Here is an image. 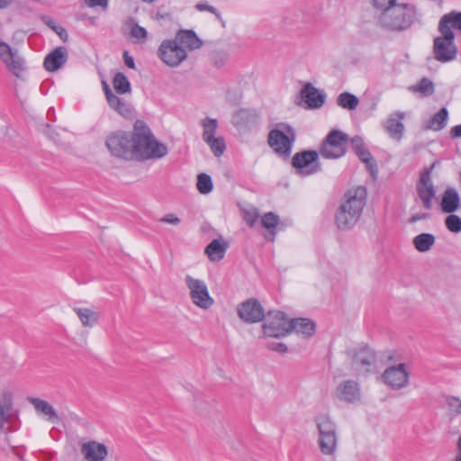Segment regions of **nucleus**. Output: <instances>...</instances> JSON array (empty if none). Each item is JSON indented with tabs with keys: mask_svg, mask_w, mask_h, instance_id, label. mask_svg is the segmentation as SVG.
Segmentation results:
<instances>
[{
	"mask_svg": "<svg viewBox=\"0 0 461 461\" xmlns=\"http://www.w3.org/2000/svg\"><path fill=\"white\" fill-rule=\"evenodd\" d=\"M196 187L203 194L211 193L213 188L212 177L205 173L199 174L197 176Z\"/></svg>",
	"mask_w": 461,
	"mask_h": 461,
	"instance_id": "obj_37",
	"label": "nucleus"
},
{
	"mask_svg": "<svg viewBox=\"0 0 461 461\" xmlns=\"http://www.w3.org/2000/svg\"><path fill=\"white\" fill-rule=\"evenodd\" d=\"M195 8L201 12H203V11L210 12V13L213 14L219 21H221V22L222 21L221 15L218 12V10L215 7L210 5L206 3L200 2V3L196 4Z\"/></svg>",
	"mask_w": 461,
	"mask_h": 461,
	"instance_id": "obj_51",
	"label": "nucleus"
},
{
	"mask_svg": "<svg viewBox=\"0 0 461 461\" xmlns=\"http://www.w3.org/2000/svg\"><path fill=\"white\" fill-rule=\"evenodd\" d=\"M53 31L59 35L63 42H67L68 41V34L65 28L62 26L57 25Z\"/></svg>",
	"mask_w": 461,
	"mask_h": 461,
	"instance_id": "obj_55",
	"label": "nucleus"
},
{
	"mask_svg": "<svg viewBox=\"0 0 461 461\" xmlns=\"http://www.w3.org/2000/svg\"><path fill=\"white\" fill-rule=\"evenodd\" d=\"M268 348L276 352L285 353L287 352V346L284 343H271Z\"/></svg>",
	"mask_w": 461,
	"mask_h": 461,
	"instance_id": "obj_56",
	"label": "nucleus"
},
{
	"mask_svg": "<svg viewBox=\"0 0 461 461\" xmlns=\"http://www.w3.org/2000/svg\"><path fill=\"white\" fill-rule=\"evenodd\" d=\"M447 405V412L449 416H456L461 414V400L456 396H447L446 398Z\"/></svg>",
	"mask_w": 461,
	"mask_h": 461,
	"instance_id": "obj_44",
	"label": "nucleus"
},
{
	"mask_svg": "<svg viewBox=\"0 0 461 461\" xmlns=\"http://www.w3.org/2000/svg\"><path fill=\"white\" fill-rule=\"evenodd\" d=\"M434 164L420 173V177L416 186L417 194L426 210L432 209L433 200L436 196V190L430 176Z\"/></svg>",
	"mask_w": 461,
	"mask_h": 461,
	"instance_id": "obj_13",
	"label": "nucleus"
},
{
	"mask_svg": "<svg viewBox=\"0 0 461 461\" xmlns=\"http://www.w3.org/2000/svg\"><path fill=\"white\" fill-rule=\"evenodd\" d=\"M105 145L111 154L125 160L161 158L167 154V147L154 137L142 121H136L132 132L117 131L106 139Z\"/></svg>",
	"mask_w": 461,
	"mask_h": 461,
	"instance_id": "obj_1",
	"label": "nucleus"
},
{
	"mask_svg": "<svg viewBox=\"0 0 461 461\" xmlns=\"http://www.w3.org/2000/svg\"><path fill=\"white\" fill-rule=\"evenodd\" d=\"M445 25L446 28L456 29L461 32V12L452 11L444 14L438 23V25Z\"/></svg>",
	"mask_w": 461,
	"mask_h": 461,
	"instance_id": "obj_33",
	"label": "nucleus"
},
{
	"mask_svg": "<svg viewBox=\"0 0 461 461\" xmlns=\"http://www.w3.org/2000/svg\"><path fill=\"white\" fill-rule=\"evenodd\" d=\"M358 104V98L348 92L341 93L337 98V104L344 109L355 110Z\"/></svg>",
	"mask_w": 461,
	"mask_h": 461,
	"instance_id": "obj_35",
	"label": "nucleus"
},
{
	"mask_svg": "<svg viewBox=\"0 0 461 461\" xmlns=\"http://www.w3.org/2000/svg\"><path fill=\"white\" fill-rule=\"evenodd\" d=\"M278 222V215L271 212L265 213L261 218L263 227L269 230L273 236L275 235V231L273 230L277 226Z\"/></svg>",
	"mask_w": 461,
	"mask_h": 461,
	"instance_id": "obj_41",
	"label": "nucleus"
},
{
	"mask_svg": "<svg viewBox=\"0 0 461 461\" xmlns=\"http://www.w3.org/2000/svg\"><path fill=\"white\" fill-rule=\"evenodd\" d=\"M373 6L380 11V13H384L387 8H391L394 5L398 0H371Z\"/></svg>",
	"mask_w": 461,
	"mask_h": 461,
	"instance_id": "obj_48",
	"label": "nucleus"
},
{
	"mask_svg": "<svg viewBox=\"0 0 461 461\" xmlns=\"http://www.w3.org/2000/svg\"><path fill=\"white\" fill-rule=\"evenodd\" d=\"M460 196L457 191L453 187H447L441 198L440 207L444 213H453L460 207Z\"/></svg>",
	"mask_w": 461,
	"mask_h": 461,
	"instance_id": "obj_24",
	"label": "nucleus"
},
{
	"mask_svg": "<svg viewBox=\"0 0 461 461\" xmlns=\"http://www.w3.org/2000/svg\"><path fill=\"white\" fill-rule=\"evenodd\" d=\"M27 402L33 407L38 417L52 425H61L64 429H76L93 430L95 428L86 418L78 416L75 412H69L66 417L59 412L50 402L39 397H27Z\"/></svg>",
	"mask_w": 461,
	"mask_h": 461,
	"instance_id": "obj_2",
	"label": "nucleus"
},
{
	"mask_svg": "<svg viewBox=\"0 0 461 461\" xmlns=\"http://www.w3.org/2000/svg\"><path fill=\"white\" fill-rule=\"evenodd\" d=\"M440 36L436 37L433 41V54L435 59L442 63H447L456 58L457 48L454 42L455 33L450 28L445 25H438Z\"/></svg>",
	"mask_w": 461,
	"mask_h": 461,
	"instance_id": "obj_6",
	"label": "nucleus"
},
{
	"mask_svg": "<svg viewBox=\"0 0 461 461\" xmlns=\"http://www.w3.org/2000/svg\"><path fill=\"white\" fill-rule=\"evenodd\" d=\"M228 247V242L213 240L206 246L205 253L211 261L218 262L224 258Z\"/></svg>",
	"mask_w": 461,
	"mask_h": 461,
	"instance_id": "obj_26",
	"label": "nucleus"
},
{
	"mask_svg": "<svg viewBox=\"0 0 461 461\" xmlns=\"http://www.w3.org/2000/svg\"><path fill=\"white\" fill-rule=\"evenodd\" d=\"M73 311L77 315L83 327L92 328L96 325L100 319L98 312L84 307H75Z\"/></svg>",
	"mask_w": 461,
	"mask_h": 461,
	"instance_id": "obj_25",
	"label": "nucleus"
},
{
	"mask_svg": "<svg viewBox=\"0 0 461 461\" xmlns=\"http://www.w3.org/2000/svg\"><path fill=\"white\" fill-rule=\"evenodd\" d=\"M113 110L125 118L131 117L133 113L131 104L125 102L122 98Z\"/></svg>",
	"mask_w": 461,
	"mask_h": 461,
	"instance_id": "obj_47",
	"label": "nucleus"
},
{
	"mask_svg": "<svg viewBox=\"0 0 461 461\" xmlns=\"http://www.w3.org/2000/svg\"><path fill=\"white\" fill-rule=\"evenodd\" d=\"M336 397L347 403H356L361 399L359 384L354 380L341 382L335 390Z\"/></svg>",
	"mask_w": 461,
	"mask_h": 461,
	"instance_id": "obj_17",
	"label": "nucleus"
},
{
	"mask_svg": "<svg viewBox=\"0 0 461 461\" xmlns=\"http://www.w3.org/2000/svg\"><path fill=\"white\" fill-rule=\"evenodd\" d=\"M450 135L452 138H461V124L452 127L450 130Z\"/></svg>",
	"mask_w": 461,
	"mask_h": 461,
	"instance_id": "obj_59",
	"label": "nucleus"
},
{
	"mask_svg": "<svg viewBox=\"0 0 461 461\" xmlns=\"http://www.w3.org/2000/svg\"><path fill=\"white\" fill-rule=\"evenodd\" d=\"M106 99L110 107L114 109L119 104L122 98L118 97L113 92H108Z\"/></svg>",
	"mask_w": 461,
	"mask_h": 461,
	"instance_id": "obj_54",
	"label": "nucleus"
},
{
	"mask_svg": "<svg viewBox=\"0 0 461 461\" xmlns=\"http://www.w3.org/2000/svg\"><path fill=\"white\" fill-rule=\"evenodd\" d=\"M103 84H104V90L105 93V96L107 97V93L112 92V90L110 89L109 86L105 82H103Z\"/></svg>",
	"mask_w": 461,
	"mask_h": 461,
	"instance_id": "obj_63",
	"label": "nucleus"
},
{
	"mask_svg": "<svg viewBox=\"0 0 461 461\" xmlns=\"http://www.w3.org/2000/svg\"><path fill=\"white\" fill-rule=\"evenodd\" d=\"M113 86L117 94L122 95L131 92V84L127 77L122 72L115 74Z\"/></svg>",
	"mask_w": 461,
	"mask_h": 461,
	"instance_id": "obj_36",
	"label": "nucleus"
},
{
	"mask_svg": "<svg viewBox=\"0 0 461 461\" xmlns=\"http://www.w3.org/2000/svg\"><path fill=\"white\" fill-rule=\"evenodd\" d=\"M366 189L359 185L348 190L340 200L335 215L339 230H349L358 221L366 203Z\"/></svg>",
	"mask_w": 461,
	"mask_h": 461,
	"instance_id": "obj_3",
	"label": "nucleus"
},
{
	"mask_svg": "<svg viewBox=\"0 0 461 461\" xmlns=\"http://www.w3.org/2000/svg\"><path fill=\"white\" fill-rule=\"evenodd\" d=\"M41 20L51 30H53L57 26L55 21L49 16H42Z\"/></svg>",
	"mask_w": 461,
	"mask_h": 461,
	"instance_id": "obj_60",
	"label": "nucleus"
},
{
	"mask_svg": "<svg viewBox=\"0 0 461 461\" xmlns=\"http://www.w3.org/2000/svg\"><path fill=\"white\" fill-rule=\"evenodd\" d=\"M228 59L229 54L224 50H216L212 56V64L218 68H222Z\"/></svg>",
	"mask_w": 461,
	"mask_h": 461,
	"instance_id": "obj_46",
	"label": "nucleus"
},
{
	"mask_svg": "<svg viewBox=\"0 0 461 461\" xmlns=\"http://www.w3.org/2000/svg\"><path fill=\"white\" fill-rule=\"evenodd\" d=\"M158 58L169 67H177L187 58L186 50L174 40L163 41L158 49Z\"/></svg>",
	"mask_w": 461,
	"mask_h": 461,
	"instance_id": "obj_11",
	"label": "nucleus"
},
{
	"mask_svg": "<svg viewBox=\"0 0 461 461\" xmlns=\"http://www.w3.org/2000/svg\"><path fill=\"white\" fill-rule=\"evenodd\" d=\"M291 332L295 331L304 337H311L315 332V323L306 318L291 320Z\"/></svg>",
	"mask_w": 461,
	"mask_h": 461,
	"instance_id": "obj_27",
	"label": "nucleus"
},
{
	"mask_svg": "<svg viewBox=\"0 0 461 461\" xmlns=\"http://www.w3.org/2000/svg\"><path fill=\"white\" fill-rule=\"evenodd\" d=\"M85 4L91 8L99 6L103 10H106L108 6V0H85Z\"/></svg>",
	"mask_w": 461,
	"mask_h": 461,
	"instance_id": "obj_52",
	"label": "nucleus"
},
{
	"mask_svg": "<svg viewBox=\"0 0 461 461\" xmlns=\"http://www.w3.org/2000/svg\"><path fill=\"white\" fill-rule=\"evenodd\" d=\"M291 320L282 312H269L267 320L263 325L266 336L280 338L291 332Z\"/></svg>",
	"mask_w": 461,
	"mask_h": 461,
	"instance_id": "obj_12",
	"label": "nucleus"
},
{
	"mask_svg": "<svg viewBox=\"0 0 461 461\" xmlns=\"http://www.w3.org/2000/svg\"><path fill=\"white\" fill-rule=\"evenodd\" d=\"M185 284L189 291L191 302L202 310H208L214 304V299L210 295L206 283L190 275L185 277Z\"/></svg>",
	"mask_w": 461,
	"mask_h": 461,
	"instance_id": "obj_9",
	"label": "nucleus"
},
{
	"mask_svg": "<svg viewBox=\"0 0 461 461\" xmlns=\"http://www.w3.org/2000/svg\"><path fill=\"white\" fill-rule=\"evenodd\" d=\"M376 362L374 350L368 347L359 348L352 353V367L359 374L369 373Z\"/></svg>",
	"mask_w": 461,
	"mask_h": 461,
	"instance_id": "obj_14",
	"label": "nucleus"
},
{
	"mask_svg": "<svg viewBox=\"0 0 461 461\" xmlns=\"http://www.w3.org/2000/svg\"><path fill=\"white\" fill-rule=\"evenodd\" d=\"M319 432H335L336 425L329 415H320L316 419Z\"/></svg>",
	"mask_w": 461,
	"mask_h": 461,
	"instance_id": "obj_39",
	"label": "nucleus"
},
{
	"mask_svg": "<svg viewBox=\"0 0 461 461\" xmlns=\"http://www.w3.org/2000/svg\"><path fill=\"white\" fill-rule=\"evenodd\" d=\"M449 215L445 219V225L447 229L453 233L461 232V218L458 215L448 213Z\"/></svg>",
	"mask_w": 461,
	"mask_h": 461,
	"instance_id": "obj_42",
	"label": "nucleus"
},
{
	"mask_svg": "<svg viewBox=\"0 0 461 461\" xmlns=\"http://www.w3.org/2000/svg\"><path fill=\"white\" fill-rule=\"evenodd\" d=\"M435 243V236L430 233H421L414 237L413 245L420 252H427Z\"/></svg>",
	"mask_w": 461,
	"mask_h": 461,
	"instance_id": "obj_32",
	"label": "nucleus"
},
{
	"mask_svg": "<svg viewBox=\"0 0 461 461\" xmlns=\"http://www.w3.org/2000/svg\"><path fill=\"white\" fill-rule=\"evenodd\" d=\"M291 164L295 174L300 176H308L321 170L319 153L315 150H303L295 153L292 158Z\"/></svg>",
	"mask_w": 461,
	"mask_h": 461,
	"instance_id": "obj_10",
	"label": "nucleus"
},
{
	"mask_svg": "<svg viewBox=\"0 0 461 461\" xmlns=\"http://www.w3.org/2000/svg\"><path fill=\"white\" fill-rule=\"evenodd\" d=\"M412 89L414 92H419L424 95H430L434 92V85L430 79L423 77Z\"/></svg>",
	"mask_w": 461,
	"mask_h": 461,
	"instance_id": "obj_40",
	"label": "nucleus"
},
{
	"mask_svg": "<svg viewBox=\"0 0 461 461\" xmlns=\"http://www.w3.org/2000/svg\"><path fill=\"white\" fill-rule=\"evenodd\" d=\"M123 59H124L125 65L128 68H134V66H135L134 59L131 56L129 55L128 51H124Z\"/></svg>",
	"mask_w": 461,
	"mask_h": 461,
	"instance_id": "obj_57",
	"label": "nucleus"
},
{
	"mask_svg": "<svg viewBox=\"0 0 461 461\" xmlns=\"http://www.w3.org/2000/svg\"><path fill=\"white\" fill-rule=\"evenodd\" d=\"M129 25L131 26V35L133 38L139 41H145L147 39L148 32L146 29L140 26L133 19H130Z\"/></svg>",
	"mask_w": 461,
	"mask_h": 461,
	"instance_id": "obj_45",
	"label": "nucleus"
},
{
	"mask_svg": "<svg viewBox=\"0 0 461 461\" xmlns=\"http://www.w3.org/2000/svg\"><path fill=\"white\" fill-rule=\"evenodd\" d=\"M257 120V115L245 109L238 111L232 117V122L236 127L248 128L254 124Z\"/></svg>",
	"mask_w": 461,
	"mask_h": 461,
	"instance_id": "obj_29",
	"label": "nucleus"
},
{
	"mask_svg": "<svg viewBox=\"0 0 461 461\" xmlns=\"http://www.w3.org/2000/svg\"><path fill=\"white\" fill-rule=\"evenodd\" d=\"M81 453L87 461H104L108 450L104 444L91 440L82 445Z\"/></svg>",
	"mask_w": 461,
	"mask_h": 461,
	"instance_id": "obj_21",
	"label": "nucleus"
},
{
	"mask_svg": "<svg viewBox=\"0 0 461 461\" xmlns=\"http://www.w3.org/2000/svg\"><path fill=\"white\" fill-rule=\"evenodd\" d=\"M258 216L259 213L256 208H251L249 210L244 211V220L250 226H253L255 224V222L258 219Z\"/></svg>",
	"mask_w": 461,
	"mask_h": 461,
	"instance_id": "obj_50",
	"label": "nucleus"
},
{
	"mask_svg": "<svg viewBox=\"0 0 461 461\" xmlns=\"http://www.w3.org/2000/svg\"><path fill=\"white\" fill-rule=\"evenodd\" d=\"M405 118L403 112H394L386 119L384 128L389 136L394 140H401L403 136L404 125L402 120Z\"/></svg>",
	"mask_w": 461,
	"mask_h": 461,
	"instance_id": "obj_20",
	"label": "nucleus"
},
{
	"mask_svg": "<svg viewBox=\"0 0 461 461\" xmlns=\"http://www.w3.org/2000/svg\"><path fill=\"white\" fill-rule=\"evenodd\" d=\"M295 140L294 129L287 124L280 123L268 134L269 146L280 156L288 158L292 151L293 143Z\"/></svg>",
	"mask_w": 461,
	"mask_h": 461,
	"instance_id": "obj_7",
	"label": "nucleus"
},
{
	"mask_svg": "<svg viewBox=\"0 0 461 461\" xmlns=\"http://www.w3.org/2000/svg\"><path fill=\"white\" fill-rule=\"evenodd\" d=\"M12 4V0H0V9H5Z\"/></svg>",
	"mask_w": 461,
	"mask_h": 461,
	"instance_id": "obj_61",
	"label": "nucleus"
},
{
	"mask_svg": "<svg viewBox=\"0 0 461 461\" xmlns=\"http://www.w3.org/2000/svg\"><path fill=\"white\" fill-rule=\"evenodd\" d=\"M348 140L349 136L347 133L339 130H332L324 139L320 149V154L330 159L341 158L347 152Z\"/></svg>",
	"mask_w": 461,
	"mask_h": 461,
	"instance_id": "obj_8",
	"label": "nucleus"
},
{
	"mask_svg": "<svg viewBox=\"0 0 461 461\" xmlns=\"http://www.w3.org/2000/svg\"><path fill=\"white\" fill-rule=\"evenodd\" d=\"M300 95L309 109L321 108L326 99L325 94L320 92L312 83H306L304 85L300 91Z\"/></svg>",
	"mask_w": 461,
	"mask_h": 461,
	"instance_id": "obj_18",
	"label": "nucleus"
},
{
	"mask_svg": "<svg viewBox=\"0 0 461 461\" xmlns=\"http://www.w3.org/2000/svg\"><path fill=\"white\" fill-rule=\"evenodd\" d=\"M174 40L178 43V45L183 46L185 50H198L203 45V41L193 30H179Z\"/></svg>",
	"mask_w": 461,
	"mask_h": 461,
	"instance_id": "obj_23",
	"label": "nucleus"
},
{
	"mask_svg": "<svg viewBox=\"0 0 461 461\" xmlns=\"http://www.w3.org/2000/svg\"><path fill=\"white\" fill-rule=\"evenodd\" d=\"M448 119V111L442 107L433 117L427 122L425 128L433 131H440L447 125Z\"/></svg>",
	"mask_w": 461,
	"mask_h": 461,
	"instance_id": "obj_30",
	"label": "nucleus"
},
{
	"mask_svg": "<svg viewBox=\"0 0 461 461\" xmlns=\"http://www.w3.org/2000/svg\"><path fill=\"white\" fill-rule=\"evenodd\" d=\"M160 222H166L172 225H178L180 223V219L176 216L174 213H167L159 219Z\"/></svg>",
	"mask_w": 461,
	"mask_h": 461,
	"instance_id": "obj_53",
	"label": "nucleus"
},
{
	"mask_svg": "<svg viewBox=\"0 0 461 461\" xmlns=\"http://www.w3.org/2000/svg\"><path fill=\"white\" fill-rule=\"evenodd\" d=\"M15 52L16 51H14L7 43L4 41L0 42V58L4 63L9 61Z\"/></svg>",
	"mask_w": 461,
	"mask_h": 461,
	"instance_id": "obj_49",
	"label": "nucleus"
},
{
	"mask_svg": "<svg viewBox=\"0 0 461 461\" xmlns=\"http://www.w3.org/2000/svg\"><path fill=\"white\" fill-rule=\"evenodd\" d=\"M416 20V8L407 3L397 2L378 15L379 24L389 31L402 32L407 30Z\"/></svg>",
	"mask_w": 461,
	"mask_h": 461,
	"instance_id": "obj_4",
	"label": "nucleus"
},
{
	"mask_svg": "<svg viewBox=\"0 0 461 461\" xmlns=\"http://www.w3.org/2000/svg\"><path fill=\"white\" fill-rule=\"evenodd\" d=\"M68 53L65 47H57L44 59V68L50 72L59 70L68 60Z\"/></svg>",
	"mask_w": 461,
	"mask_h": 461,
	"instance_id": "obj_22",
	"label": "nucleus"
},
{
	"mask_svg": "<svg viewBox=\"0 0 461 461\" xmlns=\"http://www.w3.org/2000/svg\"><path fill=\"white\" fill-rule=\"evenodd\" d=\"M429 217V214L428 213H415L413 214L410 219H409V222L410 223H414L418 221H421V220H425Z\"/></svg>",
	"mask_w": 461,
	"mask_h": 461,
	"instance_id": "obj_58",
	"label": "nucleus"
},
{
	"mask_svg": "<svg viewBox=\"0 0 461 461\" xmlns=\"http://www.w3.org/2000/svg\"><path fill=\"white\" fill-rule=\"evenodd\" d=\"M167 17H169V14H161V13H159V12H158V13L156 14V18H157L158 20L165 19V18H167Z\"/></svg>",
	"mask_w": 461,
	"mask_h": 461,
	"instance_id": "obj_62",
	"label": "nucleus"
},
{
	"mask_svg": "<svg viewBox=\"0 0 461 461\" xmlns=\"http://www.w3.org/2000/svg\"><path fill=\"white\" fill-rule=\"evenodd\" d=\"M384 382L392 389H401L409 381V374L404 364L390 366L383 374Z\"/></svg>",
	"mask_w": 461,
	"mask_h": 461,
	"instance_id": "obj_16",
	"label": "nucleus"
},
{
	"mask_svg": "<svg viewBox=\"0 0 461 461\" xmlns=\"http://www.w3.org/2000/svg\"><path fill=\"white\" fill-rule=\"evenodd\" d=\"M237 312L238 316L246 323H257L263 321L265 317L262 305L254 298L239 304Z\"/></svg>",
	"mask_w": 461,
	"mask_h": 461,
	"instance_id": "obj_15",
	"label": "nucleus"
},
{
	"mask_svg": "<svg viewBox=\"0 0 461 461\" xmlns=\"http://www.w3.org/2000/svg\"><path fill=\"white\" fill-rule=\"evenodd\" d=\"M319 446L324 455H332L337 446L336 434H319Z\"/></svg>",
	"mask_w": 461,
	"mask_h": 461,
	"instance_id": "obj_31",
	"label": "nucleus"
},
{
	"mask_svg": "<svg viewBox=\"0 0 461 461\" xmlns=\"http://www.w3.org/2000/svg\"><path fill=\"white\" fill-rule=\"evenodd\" d=\"M211 148L212 153L216 157H220L223 154L226 145L224 139L221 137L210 139V141H205Z\"/></svg>",
	"mask_w": 461,
	"mask_h": 461,
	"instance_id": "obj_43",
	"label": "nucleus"
},
{
	"mask_svg": "<svg viewBox=\"0 0 461 461\" xmlns=\"http://www.w3.org/2000/svg\"><path fill=\"white\" fill-rule=\"evenodd\" d=\"M202 125L203 128V140L204 141H210V139L214 138V134L218 127L217 120L205 118L203 121Z\"/></svg>",
	"mask_w": 461,
	"mask_h": 461,
	"instance_id": "obj_38",
	"label": "nucleus"
},
{
	"mask_svg": "<svg viewBox=\"0 0 461 461\" xmlns=\"http://www.w3.org/2000/svg\"><path fill=\"white\" fill-rule=\"evenodd\" d=\"M352 149L359 158V159L366 165V167L370 170L371 174L374 175L377 171V165L369 152L366 148L363 139L359 136H355L351 140Z\"/></svg>",
	"mask_w": 461,
	"mask_h": 461,
	"instance_id": "obj_19",
	"label": "nucleus"
},
{
	"mask_svg": "<svg viewBox=\"0 0 461 461\" xmlns=\"http://www.w3.org/2000/svg\"><path fill=\"white\" fill-rule=\"evenodd\" d=\"M10 71L17 77H22L23 72L25 70L24 60L17 53H14V57H12L9 61L5 62Z\"/></svg>",
	"mask_w": 461,
	"mask_h": 461,
	"instance_id": "obj_34",
	"label": "nucleus"
},
{
	"mask_svg": "<svg viewBox=\"0 0 461 461\" xmlns=\"http://www.w3.org/2000/svg\"><path fill=\"white\" fill-rule=\"evenodd\" d=\"M20 410L14 406L13 392L0 388V431L14 432L21 428Z\"/></svg>",
	"mask_w": 461,
	"mask_h": 461,
	"instance_id": "obj_5",
	"label": "nucleus"
},
{
	"mask_svg": "<svg viewBox=\"0 0 461 461\" xmlns=\"http://www.w3.org/2000/svg\"><path fill=\"white\" fill-rule=\"evenodd\" d=\"M194 409L200 416L204 418H210L217 413L216 402L212 399L196 398L194 401Z\"/></svg>",
	"mask_w": 461,
	"mask_h": 461,
	"instance_id": "obj_28",
	"label": "nucleus"
}]
</instances>
